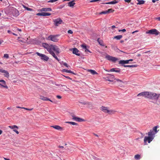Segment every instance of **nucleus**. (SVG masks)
<instances>
[{"instance_id":"obj_1","label":"nucleus","mask_w":160,"mask_h":160,"mask_svg":"<svg viewBox=\"0 0 160 160\" xmlns=\"http://www.w3.org/2000/svg\"><path fill=\"white\" fill-rule=\"evenodd\" d=\"M42 46L44 48L46 49L49 53L55 58L58 61H59V59L53 51H54L55 52L57 55H58L60 53V49L58 46L53 44L49 45L46 43H43L42 44Z\"/></svg>"},{"instance_id":"obj_2","label":"nucleus","mask_w":160,"mask_h":160,"mask_svg":"<svg viewBox=\"0 0 160 160\" xmlns=\"http://www.w3.org/2000/svg\"><path fill=\"white\" fill-rule=\"evenodd\" d=\"M159 95V94L155 92H148L147 98L152 100H157Z\"/></svg>"},{"instance_id":"obj_3","label":"nucleus","mask_w":160,"mask_h":160,"mask_svg":"<svg viewBox=\"0 0 160 160\" xmlns=\"http://www.w3.org/2000/svg\"><path fill=\"white\" fill-rule=\"evenodd\" d=\"M100 109L105 113H108L109 114H114L116 111L113 110H109L108 108L104 106H102L100 108Z\"/></svg>"},{"instance_id":"obj_4","label":"nucleus","mask_w":160,"mask_h":160,"mask_svg":"<svg viewBox=\"0 0 160 160\" xmlns=\"http://www.w3.org/2000/svg\"><path fill=\"white\" fill-rule=\"evenodd\" d=\"M9 10L13 16H17L19 14L18 11L13 7H10Z\"/></svg>"},{"instance_id":"obj_5","label":"nucleus","mask_w":160,"mask_h":160,"mask_svg":"<svg viewBox=\"0 0 160 160\" xmlns=\"http://www.w3.org/2000/svg\"><path fill=\"white\" fill-rule=\"evenodd\" d=\"M108 60L110 61H111L112 62H115L117 60H118V59L115 57L111 56L108 55H107L105 56V58Z\"/></svg>"},{"instance_id":"obj_6","label":"nucleus","mask_w":160,"mask_h":160,"mask_svg":"<svg viewBox=\"0 0 160 160\" xmlns=\"http://www.w3.org/2000/svg\"><path fill=\"white\" fill-rule=\"evenodd\" d=\"M153 139V138L151 137L145 136L144 139V142L145 145H147V142L150 143Z\"/></svg>"},{"instance_id":"obj_7","label":"nucleus","mask_w":160,"mask_h":160,"mask_svg":"<svg viewBox=\"0 0 160 160\" xmlns=\"http://www.w3.org/2000/svg\"><path fill=\"white\" fill-rule=\"evenodd\" d=\"M57 35H50L48 37V39L54 42H57L58 41V39L57 38Z\"/></svg>"},{"instance_id":"obj_8","label":"nucleus","mask_w":160,"mask_h":160,"mask_svg":"<svg viewBox=\"0 0 160 160\" xmlns=\"http://www.w3.org/2000/svg\"><path fill=\"white\" fill-rule=\"evenodd\" d=\"M159 32L156 29H152L149 30L146 32L147 34H155L158 35L159 34Z\"/></svg>"},{"instance_id":"obj_9","label":"nucleus","mask_w":160,"mask_h":160,"mask_svg":"<svg viewBox=\"0 0 160 160\" xmlns=\"http://www.w3.org/2000/svg\"><path fill=\"white\" fill-rule=\"evenodd\" d=\"M53 21L54 25L56 26H58L59 25L61 24L62 22V20L60 18L53 19Z\"/></svg>"},{"instance_id":"obj_10","label":"nucleus","mask_w":160,"mask_h":160,"mask_svg":"<svg viewBox=\"0 0 160 160\" xmlns=\"http://www.w3.org/2000/svg\"><path fill=\"white\" fill-rule=\"evenodd\" d=\"M36 54L38 56L41 57V59L46 61H48L49 58L46 55L38 52H36Z\"/></svg>"},{"instance_id":"obj_11","label":"nucleus","mask_w":160,"mask_h":160,"mask_svg":"<svg viewBox=\"0 0 160 160\" xmlns=\"http://www.w3.org/2000/svg\"><path fill=\"white\" fill-rule=\"evenodd\" d=\"M0 72L3 73V75L5 77L8 78L9 77V72L2 68L0 69Z\"/></svg>"},{"instance_id":"obj_12","label":"nucleus","mask_w":160,"mask_h":160,"mask_svg":"<svg viewBox=\"0 0 160 160\" xmlns=\"http://www.w3.org/2000/svg\"><path fill=\"white\" fill-rule=\"evenodd\" d=\"M0 82H2V83H0V87H3L6 89H8V87L6 84L5 81L3 80H0Z\"/></svg>"},{"instance_id":"obj_13","label":"nucleus","mask_w":160,"mask_h":160,"mask_svg":"<svg viewBox=\"0 0 160 160\" xmlns=\"http://www.w3.org/2000/svg\"><path fill=\"white\" fill-rule=\"evenodd\" d=\"M8 127L10 128L13 129V131L15 132L17 134H19V132L17 130L15 129V128L17 129H18V128L17 126L16 125H14L12 126H8Z\"/></svg>"},{"instance_id":"obj_14","label":"nucleus","mask_w":160,"mask_h":160,"mask_svg":"<svg viewBox=\"0 0 160 160\" xmlns=\"http://www.w3.org/2000/svg\"><path fill=\"white\" fill-rule=\"evenodd\" d=\"M72 119L73 120L76 121L81 122L84 121V120L82 119V118L76 117L74 115H72Z\"/></svg>"},{"instance_id":"obj_15","label":"nucleus","mask_w":160,"mask_h":160,"mask_svg":"<svg viewBox=\"0 0 160 160\" xmlns=\"http://www.w3.org/2000/svg\"><path fill=\"white\" fill-rule=\"evenodd\" d=\"M81 46L83 49L84 50L85 52H91L88 49L87 46H86L85 44L84 43L82 44L81 45Z\"/></svg>"},{"instance_id":"obj_16","label":"nucleus","mask_w":160,"mask_h":160,"mask_svg":"<svg viewBox=\"0 0 160 160\" xmlns=\"http://www.w3.org/2000/svg\"><path fill=\"white\" fill-rule=\"evenodd\" d=\"M155 134V132L152 130H150V132H149L148 133V135L149 137H151L153 138Z\"/></svg>"},{"instance_id":"obj_17","label":"nucleus","mask_w":160,"mask_h":160,"mask_svg":"<svg viewBox=\"0 0 160 160\" xmlns=\"http://www.w3.org/2000/svg\"><path fill=\"white\" fill-rule=\"evenodd\" d=\"M79 52V51L78 50L77 48H74L73 49L72 53L74 54H75L78 56H80V54L78 53Z\"/></svg>"},{"instance_id":"obj_18","label":"nucleus","mask_w":160,"mask_h":160,"mask_svg":"<svg viewBox=\"0 0 160 160\" xmlns=\"http://www.w3.org/2000/svg\"><path fill=\"white\" fill-rule=\"evenodd\" d=\"M148 92H144L139 93L137 95L138 96H142L146 98H147Z\"/></svg>"},{"instance_id":"obj_19","label":"nucleus","mask_w":160,"mask_h":160,"mask_svg":"<svg viewBox=\"0 0 160 160\" xmlns=\"http://www.w3.org/2000/svg\"><path fill=\"white\" fill-rule=\"evenodd\" d=\"M52 10V9L50 8H43L40 9V11L41 12L42 11H45V12H48V11H51Z\"/></svg>"},{"instance_id":"obj_20","label":"nucleus","mask_w":160,"mask_h":160,"mask_svg":"<svg viewBox=\"0 0 160 160\" xmlns=\"http://www.w3.org/2000/svg\"><path fill=\"white\" fill-rule=\"evenodd\" d=\"M39 98L44 101H49L52 102H53L49 98L44 97L42 95L40 96Z\"/></svg>"},{"instance_id":"obj_21","label":"nucleus","mask_w":160,"mask_h":160,"mask_svg":"<svg viewBox=\"0 0 160 160\" xmlns=\"http://www.w3.org/2000/svg\"><path fill=\"white\" fill-rule=\"evenodd\" d=\"M52 127L53 128L55 129H56L58 130H59L60 131H62L63 129V128L58 125L52 126Z\"/></svg>"},{"instance_id":"obj_22","label":"nucleus","mask_w":160,"mask_h":160,"mask_svg":"<svg viewBox=\"0 0 160 160\" xmlns=\"http://www.w3.org/2000/svg\"><path fill=\"white\" fill-rule=\"evenodd\" d=\"M118 2V1H116V0H115L112 1H111V2H106V3L102 2V4H114L117 3Z\"/></svg>"},{"instance_id":"obj_23","label":"nucleus","mask_w":160,"mask_h":160,"mask_svg":"<svg viewBox=\"0 0 160 160\" xmlns=\"http://www.w3.org/2000/svg\"><path fill=\"white\" fill-rule=\"evenodd\" d=\"M75 4V3L74 2V1H72L68 2V6L70 7H72Z\"/></svg>"},{"instance_id":"obj_24","label":"nucleus","mask_w":160,"mask_h":160,"mask_svg":"<svg viewBox=\"0 0 160 160\" xmlns=\"http://www.w3.org/2000/svg\"><path fill=\"white\" fill-rule=\"evenodd\" d=\"M88 72H90L91 73L92 75H95V74H97L98 75V73L95 70H92V69H89L88 70Z\"/></svg>"},{"instance_id":"obj_25","label":"nucleus","mask_w":160,"mask_h":160,"mask_svg":"<svg viewBox=\"0 0 160 160\" xmlns=\"http://www.w3.org/2000/svg\"><path fill=\"white\" fill-rule=\"evenodd\" d=\"M111 76L110 77H107V78L108 79H107V80L110 81L111 82H113V81L112 80H111L110 79L111 78H114V76L113 75H110Z\"/></svg>"},{"instance_id":"obj_26","label":"nucleus","mask_w":160,"mask_h":160,"mask_svg":"<svg viewBox=\"0 0 160 160\" xmlns=\"http://www.w3.org/2000/svg\"><path fill=\"white\" fill-rule=\"evenodd\" d=\"M62 71L66 72L72 73L73 74H75L73 72L71 71L70 70H68L66 69H63L62 70Z\"/></svg>"},{"instance_id":"obj_27","label":"nucleus","mask_w":160,"mask_h":160,"mask_svg":"<svg viewBox=\"0 0 160 160\" xmlns=\"http://www.w3.org/2000/svg\"><path fill=\"white\" fill-rule=\"evenodd\" d=\"M138 2L137 3V4L138 5H141L143 4L144 3L145 1L143 0H137Z\"/></svg>"},{"instance_id":"obj_28","label":"nucleus","mask_w":160,"mask_h":160,"mask_svg":"<svg viewBox=\"0 0 160 160\" xmlns=\"http://www.w3.org/2000/svg\"><path fill=\"white\" fill-rule=\"evenodd\" d=\"M122 35H119L114 37V38L116 39L117 40H120L122 38Z\"/></svg>"},{"instance_id":"obj_29","label":"nucleus","mask_w":160,"mask_h":160,"mask_svg":"<svg viewBox=\"0 0 160 160\" xmlns=\"http://www.w3.org/2000/svg\"><path fill=\"white\" fill-rule=\"evenodd\" d=\"M140 155L139 154H137L134 156V158L136 160H139L140 159Z\"/></svg>"},{"instance_id":"obj_30","label":"nucleus","mask_w":160,"mask_h":160,"mask_svg":"<svg viewBox=\"0 0 160 160\" xmlns=\"http://www.w3.org/2000/svg\"><path fill=\"white\" fill-rule=\"evenodd\" d=\"M79 102L81 104H83V105H86V104H88V105H91V104L89 102Z\"/></svg>"},{"instance_id":"obj_31","label":"nucleus","mask_w":160,"mask_h":160,"mask_svg":"<svg viewBox=\"0 0 160 160\" xmlns=\"http://www.w3.org/2000/svg\"><path fill=\"white\" fill-rule=\"evenodd\" d=\"M123 66L124 67H130V68L135 67L137 66L136 65H124Z\"/></svg>"},{"instance_id":"obj_32","label":"nucleus","mask_w":160,"mask_h":160,"mask_svg":"<svg viewBox=\"0 0 160 160\" xmlns=\"http://www.w3.org/2000/svg\"><path fill=\"white\" fill-rule=\"evenodd\" d=\"M66 123L72 124L73 125H77L78 124L76 122H68Z\"/></svg>"},{"instance_id":"obj_33","label":"nucleus","mask_w":160,"mask_h":160,"mask_svg":"<svg viewBox=\"0 0 160 160\" xmlns=\"http://www.w3.org/2000/svg\"><path fill=\"white\" fill-rule=\"evenodd\" d=\"M51 14L49 12H43V16H50Z\"/></svg>"},{"instance_id":"obj_34","label":"nucleus","mask_w":160,"mask_h":160,"mask_svg":"<svg viewBox=\"0 0 160 160\" xmlns=\"http://www.w3.org/2000/svg\"><path fill=\"white\" fill-rule=\"evenodd\" d=\"M98 42L99 43L101 46H103V42L101 40H100L99 39V38H98Z\"/></svg>"},{"instance_id":"obj_35","label":"nucleus","mask_w":160,"mask_h":160,"mask_svg":"<svg viewBox=\"0 0 160 160\" xmlns=\"http://www.w3.org/2000/svg\"><path fill=\"white\" fill-rule=\"evenodd\" d=\"M23 6L24 8H25L28 11H32V9L31 8L27 7L26 6H25L23 5Z\"/></svg>"},{"instance_id":"obj_36","label":"nucleus","mask_w":160,"mask_h":160,"mask_svg":"<svg viewBox=\"0 0 160 160\" xmlns=\"http://www.w3.org/2000/svg\"><path fill=\"white\" fill-rule=\"evenodd\" d=\"M114 10H113L111 8L107 10L108 13H109L110 12H114Z\"/></svg>"},{"instance_id":"obj_37","label":"nucleus","mask_w":160,"mask_h":160,"mask_svg":"<svg viewBox=\"0 0 160 160\" xmlns=\"http://www.w3.org/2000/svg\"><path fill=\"white\" fill-rule=\"evenodd\" d=\"M108 14V13L107 10L102 12L99 13L100 14Z\"/></svg>"},{"instance_id":"obj_38","label":"nucleus","mask_w":160,"mask_h":160,"mask_svg":"<svg viewBox=\"0 0 160 160\" xmlns=\"http://www.w3.org/2000/svg\"><path fill=\"white\" fill-rule=\"evenodd\" d=\"M119 64H125V62L124 60H121L119 61Z\"/></svg>"},{"instance_id":"obj_39","label":"nucleus","mask_w":160,"mask_h":160,"mask_svg":"<svg viewBox=\"0 0 160 160\" xmlns=\"http://www.w3.org/2000/svg\"><path fill=\"white\" fill-rule=\"evenodd\" d=\"M62 86H63V87H64V88H67L68 89H67V90L65 89V91H71L70 89L69 88H67V86H65V85H62Z\"/></svg>"},{"instance_id":"obj_40","label":"nucleus","mask_w":160,"mask_h":160,"mask_svg":"<svg viewBox=\"0 0 160 160\" xmlns=\"http://www.w3.org/2000/svg\"><path fill=\"white\" fill-rule=\"evenodd\" d=\"M157 127H155L153 128V131L155 132V133H156L157 132Z\"/></svg>"},{"instance_id":"obj_41","label":"nucleus","mask_w":160,"mask_h":160,"mask_svg":"<svg viewBox=\"0 0 160 160\" xmlns=\"http://www.w3.org/2000/svg\"><path fill=\"white\" fill-rule=\"evenodd\" d=\"M3 57L7 58H9L8 54H5L4 55Z\"/></svg>"},{"instance_id":"obj_42","label":"nucleus","mask_w":160,"mask_h":160,"mask_svg":"<svg viewBox=\"0 0 160 160\" xmlns=\"http://www.w3.org/2000/svg\"><path fill=\"white\" fill-rule=\"evenodd\" d=\"M58 0H50L48 1V2L52 3L57 1Z\"/></svg>"},{"instance_id":"obj_43","label":"nucleus","mask_w":160,"mask_h":160,"mask_svg":"<svg viewBox=\"0 0 160 160\" xmlns=\"http://www.w3.org/2000/svg\"><path fill=\"white\" fill-rule=\"evenodd\" d=\"M24 109H25V110H28V111H32V110L33 109V108H31V109H29V108H23Z\"/></svg>"},{"instance_id":"obj_44","label":"nucleus","mask_w":160,"mask_h":160,"mask_svg":"<svg viewBox=\"0 0 160 160\" xmlns=\"http://www.w3.org/2000/svg\"><path fill=\"white\" fill-rule=\"evenodd\" d=\"M120 71V70L119 68H116V69L115 70V71H114L115 72H119Z\"/></svg>"},{"instance_id":"obj_45","label":"nucleus","mask_w":160,"mask_h":160,"mask_svg":"<svg viewBox=\"0 0 160 160\" xmlns=\"http://www.w3.org/2000/svg\"><path fill=\"white\" fill-rule=\"evenodd\" d=\"M36 15L38 16H43V12H39L37 13Z\"/></svg>"},{"instance_id":"obj_46","label":"nucleus","mask_w":160,"mask_h":160,"mask_svg":"<svg viewBox=\"0 0 160 160\" xmlns=\"http://www.w3.org/2000/svg\"><path fill=\"white\" fill-rule=\"evenodd\" d=\"M116 68H112L110 69V71L111 72H114L115 70L116 69Z\"/></svg>"},{"instance_id":"obj_47","label":"nucleus","mask_w":160,"mask_h":160,"mask_svg":"<svg viewBox=\"0 0 160 160\" xmlns=\"http://www.w3.org/2000/svg\"><path fill=\"white\" fill-rule=\"evenodd\" d=\"M118 31L119 32L122 31V32H125L126 31V30L125 29H122V30H118Z\"/></svg>"},{"instance_id":"obj_48","label":"nucleus","mask_w":160,"mask_h":160,"mask_svg":"<svg viewBox=\"0 0 160 160\" xmlns=\"http://www.w3.org/2000/svg\"><path fill=\"white\" fill-rule=\"evenodd\" d=\"M116 79L117 80V81L118 82H121L122 83H123L122 81L121 80L119 79Z\"/></svg>"},{"instance_id":"obj_49","label":"nucleus","mask_w":160,"mask_h":160,"mask_svg":"<svg viewBox=\"0 0 160 160\" xmlns=\"http://www.w3.org/2000/svg\"><path fill=\"white\" fill-rule=\"evenodd\" d=\"M100 0H92L90 1V2H97V1H100Z\"/></svg>"},{"instance_id":"obj_50","label":"nucleus","mask_w":160,"mask_h":160,"mask_svg":"<svg viewBox=\"0 0 160 160\" xmlns=\"http://www.w3.org/2000/svg\"><path fill=\"white\" fill-rule=\"evenodd\" d=\"M64 65L65 66L67 67H68L69 66L68 65L66 62H64L63 63Z\"/></svg>"},{"instance_id":"obj_51","label":"nucleus","mask_w":160,"mask_h":160,"mask_svg":"<svg viewBox=\"0 0 160 160\" xmlns=\"http://www.w3.org/2000/svg\"><path fill=\"white\" fill-rule=\"evenodd\" d=\"M68 33H70V34H72V33H73V32L71 30H69L68 31Z\"/></svg>"},{"instance_id":"obj_52","label":"nucleus","mask_w":160,"mask_h":160,"mask_svg":"<svg viewBox=\"0 0 160 160\" xmlns=\"http://www.w3.org/2000/svg\"><path fill=\"white\" fill-rule=\"evenodd\" d=\"M56 97L59 99L61 98H62L59 95H57L56 96Z\"/></svg>"},{"instance_id":"obj_53","label":"nucleus","mask_w":160,"mask_h":160,"mask_svg":"<svg viewBox=\"0 0 160 160\" xmlns=\"http://www.w3.org/2000/svg\"><path fill=\"white\" fill-rule=\"evenodd\" d=\"M63 76L64 77H66L67 78L69 79L70 80L72 79L70 77H69L68 76Z\"/></svg>"},{"instance_id":"obj_54","label":"nucleus","mask_w":160,"mask_h":160,"mask_svg":"<svg viewBox=\"0 0 160 160\" xmlns=\"http://www.w3.org/2000/svg\"><path fill=\"white\" fill-rule=\"evenodd\" d=\"M124 62H125V64H127V63H129V62H128V60H124Z\"/></svg>"},{"instance_id":"obj_55","label":"nucleus","mask_w":160,"mask_h":160,"mask_svg":"<svg viewBox=\"0 0 160 160\" xmlns=\"http://www.w3.org/2000/svg\"><path fill=\"white\" fill-rule=\"evenodd\" d=\"M125 2H128V3L130 2L131 1V0H125L124 1Z\"/></svg>"},{"instance_id":"obj_56","label":"nucleus","mask_w":160,"mask_h":160,"mask_svg":"<svg viewBox=\"0 0 160 160\" xmlns=\"http://www.w3.org/2000/svg\"><path fill=\"white\" fill-rule=\"evenodd\" d=\"M16 108H22V109H23V108H24V107H22L19 106H17Z\"/></svg>"},{"instance_id":"obj_57","label":"nucleus","mask_w":160,"mask_h":160,"mask_svg":"<svg viewBox=\"0 0 160 160\" xmlns=\"http://www.w3.org/2000/svg\"><path fill=\"white\" fill-rule=\"evenodd\" d=\"M17 30L19 32H21L22 30L20 29H19L18 28H17Z\"/></svg>"},{"instance_id":"obj_58","label":"nucleus","mask_w":160,"mask_h":160,"mask_svg":"<svg viewBox=\"0 0 160 160\" xmlns=\"http://www.w3.org/2000/svg\"><path fill=\"white\" fill-rule=\"evenodd\" d=\"M156 19L158 20V21H160V17L158 18H155Z\"/></svg>"},{"instance_id":"obj_59","label":"nucleus","mask_w":160,"mask_h":160,"mask_svg":"<svg viewBox=\"0 0 160 160\" xmlns=\"http://www.w3.org/2000/svg\"><path fill=\"white\" fill-rule=\"evenodd\" d=\"M8 33H12H12L9 30H8Z\"/></svg>"},{"instance_id":"obj_60","label":"nucleus","mask_w":160,"mask_h":160,"mask_svg":"<svg viewBox=\"0 0 160 160\" xmlns=\"http://www.w3.org/2000/svg\"><path fill=\"white\" fill-rule=\"evenodd\" d=\"M64 6H65V5H61V6H60V8H63L64 7Z\"/></svg>"},{"instance_id":"obj_61","label":"nucleus","mask_w":160,"mask_h":160,"mask_svg":"<svg viewBox=\"0 0 160 160\" xmlns=\"http://www.w3.org/2000/svg\"><path fill=\"white\" fill-rule=\"evenodd\" d=\"M58 147L59 148H64V147H63V146H58Z\"/></svg>"},{"instance_id":"obj_62","label":"nucleus","mask_w":160,"mask_h":160,"mask_svg":"<svg viewBox=\"0 0 160 160\" xmlns=\"http://www.w3.org/2000/svg\"><path fill=\"white\" fill-rule=\"evenodd\" d=\"M116 28V27L114 25H113L112 26V28Z\"/></svg>"},{"instance_id":"obj_63","label":"nucleus","mask_w":160,"mask_h":160,"mask_svg":"<svg viewBox=\"0 0 160 160\" xmlns=\"http://www.w3.org/2000/svg\"><path fill=\"white\" fill-rule=\"evenodd\" d=\"M2 130H0V135L2 133Z\"/></svg>"},{"instance_id":"obj_64","label":"nucleus","mask_w":160,"mask_h":160,"mask_svg":"<svg viewBox=\"0 0 160 160\" xmlns=\"http://www.w3.org/2000/svg\"><path fill=\"white\" fill-rule=\"evenodd\" d=\"M133 59H129V60H128V62H129V61H133Z\"/></svg>"}]
</instances>
